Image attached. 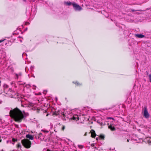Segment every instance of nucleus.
Listing matches in <instances>:
<instances>
[{
    "label": "nucleus",
    "mask_w": 151,
    "mask_h": 151,
    "mask_svg": "<svg viewBox=\"0 0 151 151\" xmlns=\"http://www.w3.org/2000/svg\"><path fill=\"white\" fill-rule=\"evenodd\" d=\"M100 138L102 139H104V137L103 135H101L100 136Z\"/></svg>",
    "instance_id": "obj_21"
},
{
    "label": "nucleus",
    "mask_w": 151,
    "mask_h": 151,
    "mask_svg": "<svg viewBox=\"0 0 151 151\" xmlns=\"http://www.w3.org/2000/svg\"><path fill=\"white\" fill-rule=\"evenodd\" d=\"M1 121V120H0V121Z\"/></svg>",
    "instance_id": "obj_33"
},
{
    "label": "nucleus",
    "mask_w": 151,
    "mask_h": 151,
    "mask_svg": "<svg viewBox=\"0 0 151 151\" xmlns=\"http://www.w3.org/2000/svg\"><path fill=\"white\" fill-rule=\"evenodd\" d=\"M78 147L80 149H82L83 147V146L82 145H78Z\"/></svg>",
    "instance_id": "obj_16"
},
{
    "label": "nucleus",
    "mask_w": 151,
    "mask_h": 151,
    "mask_svg": "<svg viewBox=\"0 0 151 151\" xmlns=\"http://www.w3.org/2000/svg\"><path fill=\"white\" fill-rule=\"evenodd\" d=\"M131 11L132 12H134L135 11V10H134V9H131Z\"/></svg>",
    "instance_id": "obj_24"
},
{
    "label": "nucleus",
    "mask_w": 151,
    "mask_h": 151,
    "mask_svg": "<svg viewBox=\"0 0 151 151\" xmlns=\"http://www.w3.org/2000/svg\"><path fill=\"white\" fill-rule=\"evenodd\" d=\"M16 77H17V79L18 78V77L19 76H22V74L21 73H18V74H16Z\"/></svg>",
    "instance_id": "obj_12"
},
{
    "label": "nucleus",
    "mask_w": 151,
    "mask_h": 151,
    "mask_svg": "<svg viewBox=\"0 0 151 151\" xmlns=\"http://www.w3.org/2000/svg\"><path fill=\"white\" fill-rule=\"evenodd\" d=\"M87 132H86L85 133V134L84 135V136H86L87 135Z\"/></svg>",
    "instance_id": "obj_25"
},
{
    "label": "nucleus",
    "mask_w": 151,
    "mask_h": 151,
    "mask_svg": "<svg viewBox=\"0 0 151 151\" xmlns=\"http://www.w3.org/2000/svg\"><path fill=\"white\" fill-rule=\"evenodd\" d=\"M109 119H113V118H111V117H109Z\"/></svg>",
    "instance_id": "obj_27"
},
{
    "label": "nucleus",
    "mask_w": 151,
    "mask_h": 151,
    "mask_svg": "<svg viewBox=\"0 0 151 151\" xmlns=\"http://www.w3.org/2000/svg\"><path fill=\"white\" fill-rule=\"evenodd\" d=\"M60 116H61L63 120H66L65 117H66V115H65V113L64 112H62L61 113Z\"/></svg>",
    "instance_id": "obj_6"
},
{
    "label": "nucleus",
    "mask_w": 151,
    "mask_h": 151,
    "mask_svg": "<svg viewBox=\"0 0 151 151\" xmlns=\"http://www.w3.org/2000/svg\"><path fill=\"white\" fill-rule=\"evenodd\" d=\"M2 151H4L2 150Z\"/></svg>",
    "instance_id": "obj_34"
},
{
    "label": "nucleus",
    "mask_w": 151,
    "mask_h": 151,
    "mask_svg": "<svg viewBox=\"0 0 151 151\" xmlns=\"http://www.w3.org/2000/svg\"><path fill=\"white\" fill-rule=\"evenodd\" d=\"M36 138L38 139H40L42 140L44 139V137L43 134L42 133H40L38 135H37L35 136Z\"/></svg>",
    "instance_id": "obj_5"
},
{
    "label": "nucleus",
    "mask_w": 151,
    "mask_h": 151,
    "mask_svg": "<svg viewBox=\"0 0 151 151\" xmlns=\"http://www.w3.org/2000/svg\"><path fill=\"white\" fill-rule=\"evenodd\" d=\"M52 127H53V126L52 125H51V127H50L51 128V129L52 128Z\"/></svg>",
    "instance_id": "obj_26"
},
{
    "label": "nucleus",
    "mask_w": 151,
    "mask_h": 151,
    "mask_svg": "<svg viewBox=\"0 0 151 151\" xmlns=\"http://www.w3.org/2000/svg\"><path fill=\"white\" fill-rule=\"evenodd\" d=\"M109 128L111 129V130L112 131H114L115 130V129L114 127V126L112 125H109L108 127Z\"/></svg>",
    "instance_id": "obj_11"
},
{
    "label": "nucleus",
    "mask_w": 151,
    "mask_h": 151,
    "mask_svg": "<svg viewBox=\"0 0 151 151\" xmlns=\"http://www.w3.org/2000/svg\"><path fill=\"white\" fill-rule=\"evenodd\" d=\"M9 114L11 117L19 122H21L24 118L22 112L17 108L10 110Z\"/></svg>",
    "instance_id": "obj_1"
},
{
    "label": "nucleus",
    "mask_w": 151,
    "mask_h": 151,
    "mask_svg": "<svg viewBox=\"0 0 151 151\" xmlns=\"http://www.w3.org/2000/svg\"><path fill=\"white\" fill-rule=\"evenodd\" d=\"M12 140L13 142H15V141H17V139H15L14 138H12Z\"/></svg>",
    "instance_id": "obj_20"
},
{
    "label": "nucleus",
    "mask_w": 151,
    "mask_h": 151,
    "mask_svg": "<svg viewBox=\"0 0 151 151\" xmlns=\"http://www.w3.org/2000/svg\"><path fill=\"white\" fill-rule=\"evenodd\" d=\"M65 126L62 125V129H61L63 131L64 130V129H65Z\"/></svg>",
    "instance_id": "obj_18"
},
{
    "label": "nucleus",
    "mask_w": 151,
    "mask_h": 151,
    "mask_svg": "<svg viewBox=\"0 0 151 151\" xmlns=\"http://www.w3.org/2000/svg\"><path fill=\"white\" fill-rule=\"evenodd\" d=\"M73 120L77 121L79 120V118L77 115H75L72 118Z\"/></svg>",
    "instance_id": "obj_10"
},
{
    "label": "nucleus",
    "mask_w": 151,
    "mask_h": 151,
    "mask_svg": "<svg viewBox=\"0 0 151 151\" xmlns=\"http://www.w3.org/2000/svg\"><path fill=\"white\" fill-rule=\"evenodd\" d=\"M72 5L75 10L79 11L82 9V8L80 6L76 3L72 4Z\"/></svg>",
    "instance_id": "obj_4"
},
{
    "label": "nucleus",
    "mask_w": 151,
    "mask_h": 151,
    "mask_svg": "<svg viewBox=\"0 0 151 151\" xmlns=\"http://www.w3.org/2000/svg\"><path fill=\"white\" fill-rule=\"evenodd\" d=\"M149 78L150 80V82L151 83V74H150L149 75Z\"/></svg>",
    "instance_id": "obj_17"
},
{
    "label": "nucleus",
    "mask_w": 151,
    "mask_h": 151,
    "mask_svg": "<svg viewBox=\"0 0 151 151\" xmlns=\"http://www.w3.org/2000/svg\"><path fill=\"white\" fill-rule=\"evenodd\" d=\"M32 77H33L34 78H35V76L34 75H32Z\"/></svg>",
    "instance_id": "obj_28"
},
{
    "label": "nucleus",
    "mask_w": 151,
    "mask_h": 151,
    "mask_svg": "<svg viewBox=\"0 0 151 151\" xmlns=\"http://www.w3.org/2000/svg\"><path fill=\"white\" fill-rule=\"evenodd\" d=\"M50 130H47L45 129L42 130L41 131L45 133H48Z\"/></svg>",
    "instance_id": "obj_13"
},
{
    "label": "nucleus",
    "mask_w": 151,
    "mask_h": 151,
    "mask_svg": "<svg viewBox=\"0 0 151 151\" xmlns=\"http://www.w3.org/2000/svg\"><path fill=\"white\" fill-rule=\"evenodd\" d=\"M51 150H50L48 149H47V148H45L43 149V151H51Z\"/></svg>",
    "instance_id": "obj_19"
},
{
    "label": "nucleus",
    "mask_w": 151,
    "mask_h": 151,
    "mask_svg": "<svg viewBox=\"0 0 151 151\" xmlns=\"http://www.w3.org/2000/svg\"><path fill=\"white\" fill-rule=\"evenodd\" d=\"M4 86H6V87L7 88L8 87V86L6 85H4Z\"/></svg>",
    "instance_id": "obj_22"
},
{
    "label": "nucleus",
    "mask_w": 151,
    "mask_h": 151,
    "mask_svg": "<svg viewBox=\"0 0 151 151\" xmlns=\"http://www.w3.org/2000/svg\"><path fill=\"white\" fill-rule=\"evenodd\" d=\"M54 131H55V132H56V130H55H55H54Z\"/></svg>",
    "instance_id": "obj_31"
},
{
    "label": "nucleus",
    "mask_w": 151,
    "mask_h": 151,
    "mask_svg": "<svg viewBox=\"0 0 151 151\" xmlns=\"http://www.w3.org/2000/svg\"><path fill=\"white\" fill-rule=\"evenodd\" d=\"M127 141L128 142H129V140L128 139H127Z\"/></svg>",
    "instance_id": "obj_29"
},
{
    "label": "nucleus",
    "mask_w": 151,
    "mask_h": 151,
    "mask_svg": "<svg viewBox=\"0 0 151 151\" xmlns=\"http://www.w3.org/2000/svg\"><path fill=\"white\" fill-rule=\"evenodd\" d=\"M56 100H57V98H56Z\"/></svg>",
    "instance_id": "obj_32"
},
{
    "label": "nucleus",
    "mask_w": 151,
    "mask_h": 151,
    "mask_svg": "<svg viewBox=\"0 0 151 151\" xmlns=\"http://www.w3.org/2000/svg\"><path fill=\"white\" fill-rule=\"evenodd\" d=\"M143 115L146 118H148L150 117V115L147 111V108L146 107H144V111L143 112Z\"/></svg>",
    "instance_id": "obj_3"
},
{
    "label": "nucleus",
    "mask_w": 151,
    "mask_h": 151,
    "mask_svg": "<svg viewBox=\"0 0 151 151\" xmlns=\"http://www.w3.org/2000/svg\"><path fill=\"white\" fill-rule=\"evenodd\" d=\"M26 137L30 139L33 140V137L31 135L28 134L26 135Z\"/></svg>",
    "instance_id": "obj_8"
},
{
    "label": "nucleus",
    "mask_w": 151,
    "mask_h": 151,
    "mask_svg": "<svg viewBox=\"0 0 151 151\" xmlns=\"http://www.w3.org/2000/svg\"><path fill=\"white\" fill-rule=\"evenodd\" d=\"M135 36L138 38H142L144 37L145 36L142 34H135Z\"/></svg>",
    "instance_id": "obj_9"
},
{
    "label": "nucleus",
    "mask_w": 151,
    "mask_h": 151,
    "mask_svg": "<svg viewBox=\"0 0 151 151\" xmlns=\"http://www.w3.org/2000/svg\"><path fill=\"white\" fill-rule=\"evenodd\" d=\"M24 1H26V0H23Z\"/></svg>",
    "instance_id": "obj_30"
},
{
    "label": "nucleus",
    "mask_w": 151,
    "mask_h": 151,
    "mask_svg": "<svg viewBox=\"0 0 151 151\" xmlns=\"http://www.w3.org/2000/svg\"><path fill=\"white\" fill-rule=\"evenodd\" d=\"M22 143L23 146L26 148H29L31 146V142L28 139L22 140Z\"/></svg>",
    "instance_id": "obj_2"
},
{
    "label": "nucleus",
    "mask_w": 151,
    "mask_h": 151,
    "mask_svg": "<svg viewBox=\"0 0 151 151\" xmlns=\"http://www.w3.org/2000/svg\"><path fill=\"white\" fill-rule=\"evenodd\" d=\"M4 41V40H0V43L2 42L3 41Z\"/></svg>",
    "instance_id": "obj_23"
},
{
    "label": "nucleus",
    "mask_w": 151,
    "mask_h": 151,
    "mask_svg": "<svg viewBox=\"0 0 151 151\" xmlns=\"http://www.w3.org/2000/svg\"><path fill=\"white\" fill-rule=\"evenodd\" d=\"M91 132V136L92 137H94L96 136V134L95 131L93 130H92Z\"/></svg>",
    "instance_id": "obj_7"
},
{
    "label": "nucleus",
    "mask_w": 151,
    "mask_h": 151,
    "mask_svg": "<svg viewBox=\"0 0 151 151\" xmlns=\"http://www.w3.org/2000/svg\"><path fill=\"white\" fill-rule=\"evenodd\" d=\"M75 84L77 86H80L81 85V84L79 83L76 82L75 83Z\"/></svg>",
    "instance_id": "obj_14"
},
{
    "label": "nucleus",
    "mask_w": 151,
    "mask_h": 151,
    "mask_svg": "<svg viewBox=\"0 0 151 151\" xmlns=\"http://www.w3.org/2000/svg\"><path fill=\"white\" fill-rule=\"evenodd\" d=\"M65 4L67 5H68V6H70V5H71V4H72L70 2H66Z\"/></svg>",
    "instance_id": "obj_15"
}]
</instances>
